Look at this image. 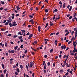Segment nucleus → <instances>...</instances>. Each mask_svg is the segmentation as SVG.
<instances>
[{"label": "nucleus", "mask_w": 77, "mask_h": 77, "mask_svg": "<svg viewBox=\"0 0 77 77\" xmlns=\"http://www.w3.org/2000/svg\"><path fill=\"white\" fill-rule=\"evenodd\" d=\"M12 21V20L11 19V17H9L8 20H7V21L9 23H11Z\"/></svg>", "instance_id": "f257e3e1"}, {"label": "nucleus", "mask_w": 77, "mask_h": 77, "mask_svg": "<svg viewBox=\"0 0 77 77\" xmlns=\"http://www.w3.org/2000/svg\"><path fill=\"white\" fill-rule=\"evenodd\" d=\"M8 52L9 53H15V50H12L11 51L10 50H8Z\"/></svg>", "instance_id": "f03ea898"}, {"label": "nucleus", "mask_w": 77, "mask_h": 77, "mask_svg": "<svg viewBox=\"0 0 77 77\" xmlns=\"http://www.w3.org/2000/svg\"><path fill=\"white\" fill-rule=\"evenodd\" d=\"M67 72H70V74H72V70H70V69H67Z\"/></svg>", "instance_id": "7ed1b4c3"}, {"label": "nucleus", "mask_w": 77, "mask_h": 77, "mask_svg": "<svg viewBox=\"0 0 77 77\" xmlns=\"http://www.w3.org/2000/svg\"><path fill=\"white\" fill-rule=\"evenodd\" d=\"M77 14L76 13H75L74 14L73 17H74V20H76V21H77V18H76L75 17L77 16Z\"/></svg>", "instance_id": "20e7f679"}, {"label": "nucleus", "mask_w": 77, "mask_h": 77, "mask_svg": "<svg viewBox=\"0 0 77 77\" xmlns=\"http://www.w3.org/2000/svg\"><path fill=\"white\" fill-rule=\"evenodd\" d=\"M17 26V24L16 23V22L14 21L13 23V24L12 25V26Z\"/></svg>", "instance_id": "39448f33"}, {"label": "nucleus", "mask_w": 77, "mask_h": 77, "mask_svg": "<svg viewBox=\"0 0 77 77\" xmlns=\"http://www.w3.org/2000/svg\"><path fill=\"white\" fill-rule=\"evenodd\" d=\"M34 65V63H33V62H31L30 63V68H32V66H33Z\"/></svg>", "instance_id": "423d86ee"}, {"label": "nucleus", "mask_w": 77, "mask_h": 77, "mask_svg": "<svg viewBox=\"0 0 77 77\" xmlns=\"http://www.w3.org/2000/svg\"><path fill=\"white\" fill-rule=\"evenodd\" d=\"M29 22H30V23H32V25L34 24V23H35V22H34V21H33V20L32 19L30 20L29 21Z\"/></svg>", "instance_id": "0eeeda50"}, {"label": "nucleus", "mask_w": 77, "mask_h": 77, "mask_svg": "<svg viewBox=\"0 0 77 77\" xmlns=\"http://www.w3.org/2000/svg\"><path fill=\"white\" fill-rule=\"evenodd\" d=\"M66 46H65V45H64L63 46H61V48L62 49H64V50H65V48H66Z\"/></svg>", "instance_id": "6e6552de"}, {"label": "nucleus", "mask_w": 77, "mask_h": 77, "mask_svg": "<svg viewBox=\"0 0 77 77\" xmlns=\"http://www.w3.org/2000/svg\"><path fill=\"white\" fill-rule=\"evenodd\" d=\"M76 44H77V43L76 42H73V45H74V47H76V46H77Z\"/></svg>", "instance_id": "1a4fd4ad"}, {"label": "nucleus", "mask_w": 77, "mask_h": 77, "mask_svg": "<svg viewBox=\"0 0 77 77\" xmlns=\"http://www.w3.org/2000/svg\"><path fill=\"white\" fill-rule=\"evenodd\" d=\"M21 32L22 33H22L23 35V34L24 33H26V30H22Z\"/></svg>", "instance_id": "9d476101"}, {"label": "nucleus", "mask_w": 77, "mask_h": 77, "mask_svg": "<svg viewBox=\"0 0 77 77\" xmlns=\"http://www.w3.org/2000/svg\"><path fill=\"white\" fill-rule=\"evenodd\" d=\"M2 67L3 68V69H5V65H4V64H3V63H2Z\"/></svg>", "instance_id": "9b49d317"}, {"label": "nucleus", "mask_w": 77, "mask_h": 77, "mask_svg": "<svg viewBox=\"0 0 77 77\" xmlns=\"http://www.w3.org/2000/svg\"><path fill=\"white\" fill-rule=\"evenodd\" d=\"M57 40H56L54 42L56 45H57Z\"/></svg>", "instance_id": "f8f14e48"}, {"label": "nucleus", "mask_w": 77, "mask_h": 77, "mask_svg": "<svg viewBox=\"0 0 77 77\" xmlns=\"http://www.w3.org/2000/svg\"><path fill=\"white\" fill-rule=\"evenodd\" d=\"M59 16H60V15H57V17H58V18H57V17H56V20H58V19H59V18H60V17H59Z\"/></svg>", "instance_id": "ddd939ff"}, {"label": "nucleus", "mask_w": 77, "mask_h": 77, "mask_svg": "<svg viewBox=\"0 0 77 77\" xmlns=\"http://www.w3.org/2000/svg\"><path fill=\"white\" fill-rule=\"evenodd\" d=\"M0 3L1 4H2V5H4V4H5V2L4 1H1Z\"/></svg>", "instance_id": "4468645a"}, {"label": "nucleus", "mask_w": 77, "mask_h": 77, "mask_svg": "<svg viewBox=\"0 0 77 77\" xmlns=\"http://www.w3.org/2000/svg\"><path fill=\"white\" fill-rule=\"evenodd\" d=\"M46 68H47V65H46V64H45L44 67V69H46Z\"/></svg>", "instance_id": "2eb2a0df"}, {"label": "nucleus", "mask_w": 77, "mask_h": 77, "mask_svg": "<svg viewBox=\"0 0 77 77\" xmlns=\"http://www.w3.org/2000/svg\"><path fill=\"white\" fill-rule=\"evenodd\" d=\"M16 8L17 9V10H20V7H19L18 6H17L16 7Z\"/></svg>", "instance_id": "dca6fc26"}, {"label": "nucleus", "mask_w": 77, "mask_h": 77, "mask_svg": "<svg viewBox=\"0 0 77 77\" xmlns=\"http://www.w3.org/2000/svg\"><path fill=\"white\" fill-rule=\"evenodd\" d=\"M6 71H7V70L6 69H5L3 72L4 74H6Z\"/></svg>", "instance_id": "f3484780"}, {"label": "nucleus", "mask_w": 77, "mask_h": 77, "mask_svg": "<svg viewBox=\"0 0 77 77\" xmlns=\"http://www.w3.org/2000/svg\"><path fill=\"white\" fill-rule=\"evenodd\" d=\"M63 72V70L62 69L60 71V73H62Z\"/></svg>", "instance_id": "a211bd4d"}, {"label": "nucleus", "mask_w": 77, "mask_h": 77, "mask_svg": "<svg viewBox=\"0 0 77 77\" xmlns=\"http://www.w3.org/2000/svg\"><path fill=\"white\" fill-rule=\"evenodd\" d=\"M20 67L21 69H23V65H20Z\"/></svg>", "instance_id": "6ab92c4d"}, {"label": "nucleus", "mask_w": 77, "mask_h": 77, "mask_svg": "<svg viewBox=\"0 0 77 77\" xmlns=\"http://www.w3.org/2000/svg\"><path fill=\"white\" fill-rule=\"evenodd\" d=\"M8 24H9V23H8V22L6 23H5V26H7V25H8Z\"/></svg>", "instance_id": "aec40b11"}, {"label": "nucleus", "mask_w": 77, "mask_h": 77, "mask_svg": "<svg viewBox=\"0 0 77 77\" xmlns=\"http://www.w3.org/2000/svg\"><path fill=\"white\" fill-rule=\"evenodd\" d=\"M48 26V23H47L46 26H45V28H47V26Z\"/></svg>", "instance_id": "412c9836"}, {"label": "nucleus", "mask_w": 77, "mask_h": 77, "mask_svg": "<svg viewBox=\"0 0 77 77\" xmlns=\"http://www.w3.org/2000/svg\"><path fill=\"white\" fill-rule=\"evenodd\" d=\"M9 25L10 26V27H12V25L11 23H9Z\"/></svg>", "instance_id": "4be33fe9"}, {"label": "nucleus", "mask_w": 77, "mask_h": 77, "mask_svg": "<svg viewBox=\"0 0 77 77\" xmlns=\"http://www.w3.org/2000/svg\"><path fill=\"white\" fill-rule=\"evenodd\" d=\"M5 47H7V46H8V43H7V42H6L5 43Z\"/></svg>", "instance_id": "5701e85b"}, {"label": "nucleus", "mask_w": 77, "mask_h": 77, "mask_svg": "<svg viewBox=\"0 0 77 77\" xmlns=\"http://www.w3.org/2000/svg\"><path fill=\"white\" fill-rule=\"evenodd\" d=\"M33 36V34H31L29 35V37H30V38H32Z\"/></svg>", "instance_id": "b1692460"}, {"label": "nucleus", "mask_w": 77, "mask_h": 77, "mask_svg": "<svg viewBox=\"0 0 77 77\" xmlns=\"http://www.w3.org/2000/svg\"><path fill=\"white\" fill-rule=\"evenodd\" d=\"M71 9H72V6H71L70 7L69 9V11H71Z\"/></svg>", "instance_id": "393cba45"}, {"label": "nucleus", "mask_w": 77, "mask_h": 77, "mask_svg": "<svg viewBox=\"0 0 77 77\" xmlns=\"http://www.w3.org/2000/svg\"><path fill=\"white\" fill-rule=\"evenodd\" d=\"M18 35H22V34L21 32H19L18 33Z\"/></svg>", "instance_id": "a878e982"}, {"label": "nucleus", "mask_w": 77, "mask_h": 77, "mask_svg": "<svg viewBox=\"0 0 77 77\" xmlns=\"http://www.w3.org/2000/svg\"><path fill=\"white\" fill-rule=\"evenodd\" d=\"M18 46H16L14 48V50H17V49L18 48Z\"/></svg>", "instance_id": "bb28decb"}, {"label": "nucleus", "mask_w": 77, "mask_h": 77, "mask_svg": "<svg viewBox=\"0 0 77 77\" xmlns=\"http://www.w3.org/2000/svg\"><path fill=\"white\" fill-rule=\"evenodd\" d=\"M5 77V75H4L3 74H2L1 75L0 77Z\"/></svg>", "instance_id": "cd10ccee"}, {"label": "nucleus", "mask_w": 77, "mask_h": 77, "mask_svg": "<svg viewBox=\"0 0 77 77\" xmlns=\"http://www.w3.org/2000/svg\"><path fill=\"white\" fill-rule=\"evenodd\" d=\"M18 35H14L13 36V38H17V37H18Z\"/></svg>", "instance_id": "c85d7f7f"}, {"label": "nucleus", "mask_w": 77, "mask_h": 77, "mask_svg": "<svg viewBox=\"0 0 77 77\" xmlns=\"http://www.w3.org/2000/svg\"><path fill=\"white\" fill-rule=\"evenodd\" d=\"M45 61H43V63H42L43 65H45Z\"/></svg>", "instance_id": "c756f323"}, {"label": "nucleus", "mask_w": 77, "mask_h": 77, "mask_svg": "<svg viewBox=\"0 0 77 77\" xmlns=\"http://www.w3.org/2000/svg\"><path fill=\"white\" fill-rule=\"evenodd\" d=\"M23 45H22L21 46H20V48H23Z\"/></svg>", "instance_id": "7c9ffc66"}, {"label": "nucleus", "mask_w": 77, "mask_h": 77, "mask_svg": "<svg viewBox=\"0 0 77 77\" xmlns=\"http://www.w3.org/2000/svg\"><path fill=\"white\" fill-rule=\"evenodd\" d=\"M69 32H68L67 33H66L65 35V36H67V35H68V34H69Z\"/></svg>", "instance_id": "2f4dec72"}, {"label": "nucleus", "mask_w": 77, "mask_h": 77, "mask_svg": "<svg viewBox=\"0 0 77 77\" xmlns=\"http://www.w3.org/2000/svg\"><path fill=\"white\" fill-rule=\"evenodd\" d=\"M17 71L18 72H20V69L18 68L17 69Z\"/></svg>", "instance_id": "473e14b6"}, {"label": "nucleus", "mask_w": 77, "mask_h": 77, "mask_svg": "<svg viewBox=\"0 0 77 77\" xmlns=\"http://www.w3.org/2000/svg\"><path fill=\"white\" fill-rule=\"evenodd\" d=\"M29 17H30L31 18H33V16L31 15H29Z\"/></svg>", "instance_id": "72a5a7b5"}, {"label": "nucleus", "mask_w": 77, "mask_h": 77, "mask_svg": "<svg viewBox=\"0 0 77 77\" xmlns=\"http://www.w3.org/2000/svg\"><path fill=\"white\" fill-rule=\"evenodd\" d=\"M26 67L27 68V70L29 69V67H28V66H27V65H26Z\"/></svg>", "instance_id": "f704fd0d"}, {"label": "nucleus", "mask_w": 77, "mask_h": 77, "mask_svg": "<svg viewBox=\"0 0 77 77\" xmlns=\"http://www.w3.org/2000/svg\"><path fill=\"white\" fill-rule=\"evenodd\" d=\"M45 12H48V9H45Z\"/></svg>", "instance_id": "c9c22d12"}, {"label": "nucleus", "mask_w": 77, "mask_h": 77, "mask_svg": "<svg viewBox=\"0 0 77 77\" xmlns=\"http://www.w3.org/2000/svg\"><path fill=\"white\" fill-rule=\"evenodd\" d=\"M41 2H42V1H41L39 3H38V5H41Z\"/></svg>", "instance_id": "e433bc0d"}, {"label": "nucleus", "mask_w": 77, "mask_h": 77, "mask_svg": "<svg viewBox=\"0 0 77 77\" xmlns=\"http://www.w3.org/2000/svg\"><path fill=\"white\" fill-rule=\"evenodd\" d=\"M69 74V73L68 72H67L65 74V75L66 76V75H68V74Z\"/></svg>", "instance_id": "4c0bfd02"}, {"label": "nucleus", "mask_w": 77, "mask_h": 77, "mask_svg": "<svg viewBox=\"0 0 77 77\" xmlns=\"http://www.w3.org/2000/svg\"><path fill=\"white\" fill-rule=\"evenodd\" d=\"M48 66H50V63L48 62Z\"/></svg>", "instance_id": "58836bf2"}, {"label": "nucleus", "mask_w": 77, "mask_h": 77, "mask_svg": "<svg viewBox=\"0 0 77 77\" xmlns=\"http://www.w3.org/2000/svg\"><path fill=\"white\" fill-rule=\"evenodd\" d=\"M65 4L64 3V4H63V8H65Z\"/></svg>", "instance_id": "ea45409f"}, {"label": "nucleus", "mask_w": 77, "mask_h": 77, "mask_svg": "<svg viewBox=\"0 0 77 77\" xmlns=\"http://www.w3.org/2000/svg\"><path fill=\"white\" fill-rule=\"evenodd\" d=\"M8 75H9V74L8 73H6V77H8Z\"/></svg>", "instance_id": "a19ab883"}, {"label": "nucleus", "mask_w": 77, "mask_h": 77, "mask_svg": "<svg viewBox=\"0 0 77 77\" xmlns=\"http://www.w3.org/2000/svg\"><path fill=\"white\" fill-rule=\"evenodd\" d=\"M74 31H73L72 32H71L72 35H73V34H74Z\"/></svg>", "instance_id": "79ce46f5"}, {"label": "nucleus", "mask_w": 77, "mask_h": 77, "mask_svg": "<svg viewBox=\"0 0 77 77\" xmlns=\"http://www.w3.org/2000/svg\"><path fill=\"white\" fill-rule=\"evenodd\" d=\"M54 34V33L52 32V33H51L50 34V36H51V35H53Z\"/></svg>", "instance_id": "37998d69"}, {"label": "nucleus", "mask_w": 77, "mask_h": 77, "mask_svg": "<svg viewBox=\"0 0 77 77\" xmlns=\"http://www.w3.org/2000/svg\"><path fill=\"white\" fill-rule=\"evenodd\" d=\"M15 74H16V75H18V72H15Z\"/></svg>", "instance_id": "c03bdc74"}, {"label": "nucleus", "mask_w": 77, "mask_h": 77, "mask_svg": "<svg viewBox=\"0 0 77 77\" xmlns=\"http://www.w3.org/2000/svg\"><path fill=\"white\" fill-rule=\"evenodd\" d=\"M48 56L47 55H45L44 56V57H45V58H47V57Z\"/></svg>", "instance_id": "a18cd8bd"}, {"label": "nucleus", "mask_w": 77, "mask_h": 77, "mask_svg": "<svg viewBox=\"0 0 77 77\" xmlns=\"http://www.w3.org/2000/svg\"><path fill=\"white\" fill-rule=\"evenodd\" d=\"M66 65H67V67H69V66H70L68 64V63H66Z\"/></svg>", "instance_id": "49530a36"}, {"label": "nucleus", "mask_w": 77, "mask_h": 77, "mask_svg": "<svg viewBox=\"0 0 77 77\" xmlns=\"http://www.w3.org/2000/svg\"><path fill=\"white\" fill-rule=\"evenodd\" d=\"M71 42H72V41H70L68 43V44H71Z\"/></svg>", "instance_id": "de8ad7c7"}, {"label": "nucleus", "mask_w": 77, "mask_h": 77, "mask_svg": "<svg viewBox=\"0 0 77 77\" xmlns=\"http://www.w3.org/2000/svg\"><path fill=\"white\" fill-rule=\"evenodd\" d=\"M53 51V49H51L50 51V53H52Z\"/></svg>", "instance_id": "09e8293b"}, {"label": "nucleus", "mask_w": 77, "mask_h": 77, "mask_svg": "<svg viewBox=\"0 0 77 77\" xmlns=\"http://www.w3.org/2000/svg\"><path fill=\"white\" fill-rule=\"evenodd\" d=\"M1 30L2 31H5V29H1Z\"/></svg>", "instance_id": "8fccbe9b"}, {"label": "nucleus", "mask_w": 77, "mask_h": 77, "mask_svg": "<svg viewBox=\"0 0 77 77\" xmlns=\"http://www.w3.org/2000/svg\"><path fill=\"white\" fill-rule=\"evenodd\" d=\"M70 55H71V56H74V53L72 52V53H71Z\"/></svg>", "instance_id": "3c124183"}, {"label": "nucleus", "mask_w": 77, "mask_h": 77, "mask_svg": "<svg viewBox=\"0 0 77 77\" xmlns=\"http://www.w3.org/2000/svg\"><path fill=\"white\" fill-rule=\"evenodd\" d=\"M72 18V16H71L69 17V20H71Z\"/></svg>", "instance_id": "603ef678"}, {"label": "nucleus", "mask_w": 77, "mask_h": 77, "mask_svg": "<svg viewBox=\"0 0 77 77\" xmlns=\"http://www.w3.org/2000/svg\"><path fill=\"white\" fill-rule=\"evenodd\" d=\"M30 35V33L29 32H28L26 34V35Z\"/></svg>", "instance_id": "864d4df0"}, {"label": "nucleus", "mask_w": 77, "mask_h": 77, "mask_svg": "<svg viewBox=\"0 0 77 77\" xmlns=\"http://www.w3.org/2000/svg\"><path fill=\"white\" fill-rule=\"evenodd\" d=\"M58 11V10H57V9H56L54 10V12H57Z\"/></svg>", "instance_id": "5fc2aeb1"}, {"label": "nucleus", "mask_w": 77, "mask_h": 77, "mask_svg": "<svg viewBox=\"0 0 77 77\" xmlns=\"http://www.w3.org/2000/svg\"><path fill=\"white\" fill-rule=\"evenodd\" d=\"M20 41L21 42H23V39L21 38L20 39Z\"/></svg>", "instance_id": "6e6d98bb"}, {"label": "nucleus", "mask_w": 77, "mask_h": 77, "mask_svg": "<svg viewBox=\"0 0 77 77\" xmlns=\"http://www.w3.org/2000/svg\"><path fill=\"white\" fill-rule=\"evenodd\" d=\"M59 4H60V5H62V2H61V1H60L59 2Z\"/></svg>", "instance_id": "4d7b16f0"}, {"label": "nucleus", "mask_w": 77, "mask_h": 77, "mask_svg": "<svg viewBox=\"0 0 77 77\" xmlns=\"http://www.w3.org/2000/svg\"><path fill=\"white\" fill-rule=\"evenodd\" d=\"M19 39H21V38H22V36H20L19 37Z\"/></svg>", "instance_id": "13d9d810"}, {"label": "nucleus", "mask_w": 77, "mask_h": 77, "mask_svg": "<svg viewBox=\"0 0 77 77\" xmlns=\"http://www.w3.org/2000/svg\"><path fill=\"white\" fill-rule=\"evenodd\" d=\"M12 35V34H9L7 35V36H11Z\"/></svg>", "instance_id": "bf43d9fd"}, {"label": "nucleus", "mask_w": 77, "mask_h": 77, "mask_svg": "<svg viewBox=\"0 0 77 77\" xmlns=\"http://www.w3.org/2000/svg\"><path fill=\"white\" fill-rule=\"evenodd\" d=\"M45 1L46 3H48V1L47 0H45Z\"/></svg>", "instance_id": "052dcab7"}, {"label": "nucleus", "mask_w": 77, "mask_h": 77, "mask_svg": "<svg viewBox=\"0 0 77 77\" xmlns=\"http://www.w3.org/2000/svg\"><path fill=\"white\" fill-rule=\"evenodd\" d=\"M38 30H41V27L40 26L38 27Z\"/></svg>", "instance_id": "680f3d73"}, {"label": "nucleus", "mask_w": 77, "mask_h": 77, "mask_svg": "<svg viewBox=\"0 0 77 77\" xmlns=\"http://www.w3.org/2000/svg\"><path fill=\"white\" fill-rule=\"evenodd\" d=\"M27 50H26L24 52V53H25V54H26V53H27Z\"/></svg>", "instance_id": "e2e57ef3"}, {"label": "nucleus", "mask_w": 77, "mask_h": 77, "mask_svg": "<svg viewBox=\"0 0 77 77\" xmlns=\"http://www.w3.org/2000/svg\"><path fill=\"white\" fill-rule=\"evenodd\" d=\"M65 57H66V55H64L63 57V58H65Z\"/></svg>", "instance_id": "0e129e2a"}, {"label": "nucleus", "mask_w": 77, "mask_h": 77, "mask_svg": "<svg viewBox=\"0 0 77 77\" xmlns=\"http://www.w3.org/2000/svg\"><path fill=\"white\" fill-rule=\"evenodd\" d=\"M6 22V20H5L3 22V23H5Z\"/></svg>", "instance_id": "69168bd1"}, {"label": "nucleus", "mask_w": 77, "mask_h": 77, "mask_svg": "<svg viewBox=\"0 0 77 77\" xmlns=\"http://www.w3.org/2000/svg\"><path fill=\"white\" fill-rule=\"evenodd\" d=\"M0 10H3V7H2L0 8Z\"/></svg>", "instance_id": "338daca9"}, {"label": "nucleus", "mask_w": 77, "mask_h": 77, "mask_svg": "<svg viewBox=\"0 0 77 77\" xmlns=\"http://www.w3.org/2000/svg\"><path fill=\"white\" fill-rule=\"evenodd\" d=\"M77 34H75V38H76V37H77Z\"/></svg>", "instance_id": "774afa93"}]
</instances>
